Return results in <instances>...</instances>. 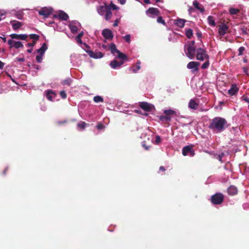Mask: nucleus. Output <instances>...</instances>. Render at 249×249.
Returning <instances> with one entry per match:
<instances>
[{
    "label": "nucleus",
    "instance_id": "obj_1",
    "mask_svg": "<svg viewBox=\"0 0 249 249\" xmlns=\"http://www.w3.org/2000/svg\"><path fill=\"white\" fill-rule=\"evenodd\" d=\"M228 126V122L225 118L216 117L211 120L209 128L214 132L220 133Z\"/></svg>",
    "mask_w": 249,
    "mask_h": 249
},
{
    "label": "nucleus",
    "instance_id": "obj_2",
    "mask_svg": "<svg viewBox=\"0 0 249 249\" xmlns=\"http://www.w3.org/2000/svg\"><path fill=\"white\" fill-rule=\"evenodd\" d=\"M109 50L111 53L113 54L114 55H115V53L118 54L116 56V58H118L122 60L120 61H118V65L119 67H120L122 65L124 64V60H127L128 59L127 56L124 53H121L117 49L116 46L115 44L111 43L110 44Z\"/></svg>",
    "mask_w": 249,
    "mask_h": 249
},
{
    "label": "nucleus",
    "instance_id": "obj_3",
    "mask_svg": "<svg viewBox=\"0 0 249 249\" xmlns=\"http://www.w3.org/2000/svg\"><path fill=\"white\" fill-rule=\"evenodd\" d=\"M97 10L99 15L105 16L106 20H109L112 17V12L108 5L105 3L103 5H100L97 8Z\"/></svg>",
    "mask_w": 249,
    "mask_h": 249
},
{
    "label": "nucleus",
    "instance_id": "obj_4",
    "mask_svg": "<svg viewBox=\"0 0 249 249\" xmlns=\"http://www.w3.org/2000/svg\"><path fill=\"white\" fill-rule=\"evenodd\" d=\"M197 60L200 61H204L209 59V55L206 53V51L201 48L196 49V54Z\"/></svg>",
    "mask_w": 249,
    "mask_h": 249
},
{
    "label": "nucleus",
    "instance_id": "obj_5",
    "mask_svg": "<svg viewBox=\"0 0 249 249\" xmlns=\"http://www.w3.org/2000/svg\"><path fill=\"white\" fill-rule=\"evenodd\" d=\"M224 201V195L222 193H217L212 196L211 202L214 205H219Z\"/></svg>",
    "mask_w": 249,
    "mask_h": 249
},
{
    "label": "nucleus",
    "instance_id": "obj_6",
    "mask_svg": "<svg viewBox=\"0 0 249 249\" xmlns=\"http://www.w3.org/2000/svg\"><path fill=\"white\" fill-rule=\"evenodd\" d=\"M165 115H161L160 117V120L162 122H170L172 118V116L175 114V111L172 109L165 110L164 111Z\"/></svg>",
    "mask_w": 249,
    "mask_h": 249
},
{
    "label": "nucleus",
    "instance_id": "obj_7",
    "mask_svg": "<svg viewBox=\"0 0 249 249\" xmlns=\"http://www.w3.org/2000/svg\"><path fill=\"white\" fill-rule=\"evenodd\" d=\"M184 49L187 50L186 52L187 56L191 59L194 58L196 53V49L195 47H192L190 45H185Z\"/></svg>",
    "mask_w": 249,
    "mask_h": 249
},
{
    "label": "nucleus",
    "instance_id": "obj_8",
    "mask_svg": "<svg viewBox=\"0 0 249 249\" xmlns=\"http://www.w3.org/2000/svg\"><path fill=\"white\" fill-rule=\"evenodd\" d=\"M139 106L142 109L146 112L151 111L154 107L152 105L146 102H140Z\"/></svg>",
    "mask_w": 249,
    "mask_h": 249
},
{
    "label": "nucleus",
    "instance_id": "obj_9",
    "mask_svg": "<svg viewBox=\"0 0 249 249\" xmlns=\"http://www.w3.org/2000/svg\"><path fill=\"white\" fill-rule=\"evenodd\" d=\"M8 45L10 46V48H15V49H18L23 48V45L20 41H16L12 39H9L7 41Z\"/></svg>",
    "mask_w": 249,
    "mask_h": 249
},
{
    "label": "nucleus",
    "instance_id": "obj_10",
    "mask_svg": "<svg viewBox=\"0 0 249 249\" xmlns=\"http://www.w3.org/2000/svg\"><path fill=\"white\" fill-rule=\"evenodd\" d=\"M200 65V63L195 61H191L188 63L187 68L188 69H192V71L194 72L198 71V66Z\"/></svg>",
    "mask_w": 249,
    "mask_h": 249
},
{
    "label": "nucleus",
    "instance_id": "obj_11",
    "mask_svg": "<svg viewBox=\"0 0 249 249\" xmlns=\"http://www.w3.org/2000/svg\"><path fill=\"white\" fill-rule=\"evenodd\" d=\"M52 9L47 7L42 8L39 11L38 14L40 15L44 16L45 18H48L52 14Z\"/></svg>",
    "mask_w": 249,
    "mask_h": 249
},
{
    "label": "nucleus",
    "instance_id": "obj_12",
    "mask_svg": "<svg viewBox=\"0 0 249 249\" xmlns=\"http://www.w3.org/2000/svg\"><path fill=\"white\" fill-rule=\"evenodd\" d=\"M182 153L183 156L190 154V156L193 157L195 155V152L193 149L192 146L190 145H187L184 147Z\"/></svg>",
    "mask_w": 249,
    "mask_h": 249
},
{
    "label": "nucleus",
    "instance_id": "obj_13",
    "mask_svg": "<svg viewBox=\"0 0 249 249\" xmlns=\"http://www.w3.org/2000/svg\"><path fill=\"white\" fill-rule=\"evenodd\" d=\"M102 36L107 40H111L113 38L112 32L108 29H105L102 31Z\"/></svg>",
    "mask_w": 249,
    "mask_h": 249
},
{
    "label": "nucleus",
    "instance_id": "obj_14",
    "mask_svg": "<svg viewBox=\"0 0 249 249\" xmlns=\"http://www.w3.org/2000/svg\"><path fill=\"white\" fill-rule=\"evenodd\" d=\"M86 52L88 53L90 57L93 58H101L104 56V54L100 52H94L89 50H86Z\"/></svg>",
    "mask_w": 249,
    "mask_h": 249
},
{
    "label": "nucleus",
    "instance_id": "obj_15",
    "mask_svg": "<svg viewBox=\"0 0 249 249\" xmlns=\"http://www.w3.org/2000/svg\"><path fill=\"white\" fill-rule=\"evenodd\" d=\"M239 91V88L236 84H232L231 88L228 90V94L231 96L236 95Z\"/></svg>",
    "mask_w": 249,
    "mask_h": 249
},
{
    "label": "nucleus",
    "instance_id": "obj_16",
    "mask_svg": "<svg viewBox=\"0 0 249 249\" xmlns=\"http://www.w3.org/2000/svg\"><path fill=\"white\" fill-rule=\"evenodd\" d=\"M146 14L148 16H151L152 15L158 16L160 15V13L157 8L151 7L146 10Z\"/></svg>",
    "mask_w": 249,
    "mask_h": 249
},
{
    "label": "nucleus",
    "instance_id": "obj_17",
    "mask_svg": "<svg viewBox=\"0 0 249 249\" xmlns=\"http://www.w3.org/2000/svg\"><path fill=\"white\" fill-rule=\"evenodd\" d=\"M10 36L12 39H20L22 40H26L28 37V35L26 34H13L10 35Z\"/></svg>",
    "mask_w": 249,
    "mask_h": 249
},
{
    "label": "nucleus",
    "instance_id": "obj_18",
    "mask_svg": "<svg viewBox=\"0 0 249 249\" xmlns=\"http://www.w3.org/2000/svg\"><path fill=\"white\" fill-rule=\"evenodd\" d=\"M10 24L12 25L14 30L16 31L19 29L23 25V23L18 21L14 20L10 21Z\"/></svg>",
    "mask_w": 249,
    "mask_h": 249
},
{
    "label": "nucleus",
    "instance_id": "obj_19",
    "mask_svg": "<svg viewBox=\"0 0 249 249\" xmlns=\"http://www.w3.org/2000/svg\"><path fill=\"white\" fill-rule=\"evenodd\" d=\"M228 28V27L226 24L219 25L218 30L219 35L224 36L227 33Z\"/></svg>",
    "mask_w": 249,
    "mask_h": 249
},
{
    "label": "nucleus",
    "instance_id": "obj_20",
    "mask_svg": "<svg viewBox=\"0 0 249 249\" xmlns=\"http://www.w3.org/2000/svg\"><path fill=\"white\" fill-rule=\"evenodd\" d=\"M228 194L230 196H234L238 193L237 188L234 185H231L227 189Z\"/></svg>",
    "mask_w": 249,
    "mask_h": 249
},
{
    "label": "nucleus",
    "instance_id": "obj_21",
    "mask_svg": "<svg viewBox=\"0 0 249 249\" xmlns=\"http://www.w3.org/2000/svg\"><path fill=\"white\" fill-rule=\"evenodd\" d=\"M186 20L183 19H177L174 21L175 24H176L177 26L180 28H182L184 27L185 22Z\"/></svg>",
    "mask_w": 249,
    "mask_h": 249
},
{
    "label": "nucleus",
    "instance_id": "obj_22",
    "mask_svg": "<svg viewBox=\"0 0 249 249\" xmlns=\"http://www.w3.org/2000/svg\"><path fill=\"white\" fill-rule=\"evenodd\" d=\"M198 107V105L195 100L191 99L189 103V107L193 109H196Z\"/></svg>",
    "mask_w": 249,
    "mask_h": 249
},
{
    "label": "nucleus",
    "instance_id": "obj_23",
    "mask_svg": "<svg viewBox=\"0 0 249 249\" xmlns=\"http://www.w3.org/2000/svg\"><path fill=\"white\" fill-rule=\"evenodd\" d=\"M55 95L56 94L52 90H48L47 91L46 97L49 100L52 101Z\"/></svg>",
    "mask_w": 249,
    "mask_h": 249
},
{
    "label": "nucleus",
    "instance_id": "obj_24",
    "mask_svg": "<svg viewBox=\"0 0 249 249\" xmlns=\"http://www.w3.org/2000/svg\"><path fill=\"white\" fill-rule=\"evenodd\" d=\"M47 48L46 44L44 43L42 44V46L37 50V52L39 54L44 55Z\"/></svg>",
    "mask_w": 249,
    "mask_h": 249
},
{
    "label": "nucleus",
    "instance_id": "obj_25",
    "mask_svg": "<svg viewBox=\"0 0 249 249\" xmlns=\"http://www.w3.org/2000/svg\"><path fill=\"white\" fill-rule=\"evenodd\" d=\"M59 18L63 20H67L69 18V16L64 12L61 11L58 15Z\"/></svg>",
    "mask_w": 249,
    "mask_h": 249
},
{
    "label": "nucleus",
    "instance_id": "obj_26",
    "mask_svg": "<svg viewBox=\"0 0 249 249\" xmlns=\"http://www.w3.org/2000/svg\"><path fill=\"white\" fill-rule=\"evenodd\" d=\"M194 7L200 11V12L202 13L204 11V8L203 6L199 3L197 1H194L193 2Z\"/></svg>",
    "mask_w": 249,
    "mask_h": 249
},
{
    "label": "nucleus",
    "instance_id": "obj_27",
    "mask_svg": "<svg viewBox=\"0 0 249 249\" xmlns=\"http://www.w3.org/2000/svg\"><path fill=\"white\" fill-rule=\"evenodd\" d=\"M208 22L210 25L214 27L216 25L214 18L212 16H209L207 18Z\"/></svg>",
    "mask_w": 249,
    "mask_h": 249
},
{
    "label": "nucleus",
    "instance_id": "obj_28",
    "mask_svg": "<svg viewBox=\"0 0 249 249\" xmlns=\"http://www.w3.org/2000/svg\"><path fill=\"white\" fill-rule=\"evenodd\" d=\"M69 28L72 33H75L78 31L77 26L73 23H70L69 24Z\"/></svg>",
    "mask_w": 249,
    "mask_h": 249
},
{
    "label": "nucleus",
    "instance_id": "obj_29",
    "mask_svg": "<svg viewBox=\"0 0 249 249\" xmlns=\"http://www.w3.org/2000/svg\"><path fill=\"white\" fill-rule=\"evenodd\" d=\"M118 64L119 63L118 61L116 60H113L110 62V66L113 69H116L119 67Z\"/></svg>",
    "mask_w": 249,
    "mask_h": 249
},
{
    "label": "nucleus",
    "instance_id": "obj_30",
    "mask_svg": "<svg viewBox=\"0 0 249 249\" xmlns=\"http://www.w3.org/2000/svg\"><path fill=\"white\" fill-rule=\"evenodd\" d=\"M193 30L191 29H188L186 30L185 32V35L188 38L190 39L193 36Z\"/></svg>",
    "mask_w": 249,
    "mask_h": 249
},
{
    "label": "nucleus",
    "instance_id": "obj_31",
    "mask_svg": "<svg viewBox=\"0 0 249 249\" xmlns=\"http://www.w3.org/2000/svg\"><path fill=\"white\" fill-rule=\"evenodd\" d=\"M239 9L237 8H230L229 9V12L231 15H236L239 12Z\"/></svg>",
    "mask_w": 249,
    "mask_h": 249
},
{
    "label": "nucleus",
    "instance_id": "obj_32",
    "mask_svg": "<svg viewBox=\"0 0 249 249\" xmlns=\"http://www.w3.org/2000/svg\"><path fill=\"white\" fill-rule=\"evenodd\" d=\"M93 101L95 103L103 102L104 101V99L100 96H96L93 98Z\"/></svg>",
    "mask_w": 249,
    "mask_h": 249
},
{
    "label": "nucleus",
    "instance_id": "obj_33",
    "mask_svg": "<svg viewBox=\"0 0 249 249\" xmlns=\"http://www.w3.org/2000/svg\"><path fill=\"white\" fill-rule=\"evenodd\" d=\"M29 37L31 39H33L35 40L36 42L39 39V36L36 34H30Z\"/></svg>",
    "mask_w": 249,
    "mask_h": 249
},
{
    "label": "nucleus",
    "instance_id": "obj_34",
    "mask_svg": "<svg viewBox=\"0 0 249 249\" xmlns=\"http://www.w3.org/2000/svg\"><path fill=\"white\" fill-rule=\"evenodd\" d=\"M83 36V32H81V33H79L77 35V36L76 37V39H77V41L78 43H80V44L82 43L81 38Z\"/></svg>",
    "mask_w": 249,
    "mask_h": 249
},
{
    "label": "nucleus",
    "instance_id": "obj_35",
    "mask_svg": "<svg viewBox=\"0 0 249 249\" xmlns=\"http://www.w3.org/2000/svg\"><path fill=\"white\" fill-rule=\"evenodd\" d=\"M71 79L70 78H68V79L63 80L62 84L64 85L70 86V85L71 84Z\"/></svg>",
    "mask_w": 249,
    "mask_h": 249
},
{
    "label": "nucleus",
    "instance_id": "obj_36",
    "mask_svg": "<svg viewBox=\"0 0 249 249\" xmlns=\"http://www.w3.org/2000/svg\"><path fill=\"white\" fill-rule=\"evenodd\" d=\"M86 125V124L84 122H80L77 124L78 127L82 129H84L85 128Z\"/></svg>",
    "mask_w": 249,
    "mask_h": 249
},
{
    "label": "nucleus",
    "instance_id": "obj_37",
    "mask_svg": "<svg viewBox=\"0 0 249 249\" xmlns=\"http://www.w3.org/2000/svg\"><path fill=\"white\" fill-rule=\"evenodd\" d=\"M206 60H207V61H205L201 66V68L202 69H205L207 68L209 66L210 63H209V60H208V59H206Z\"/></svg>",
    "mask_w": 249,
    "mask_h": 249
},
{
    "label": "nucleus",
    "instance_id": "obj_38",
    "mask_svg": "<svg viewBox=\"0 0 249 249\" xmlns=\"http://www.w3.org/2000/svg\"><path fill=\"white\" fill-rule=\"evenodd\" d=\"M109 7L110 8V11L111 9L112 10H117L119 9V7L117 6L115 4H113L112 2H111L109 5Z\"/></svg>",
    "mask_w": 249,
    "mask_h": 249
},
{
    "label": "nucleus",
    "instance_id": "obj_39",
    "mask_svg": "<svg viewBox=\"0 0 249 249\" xmlns=\"http://www.w3.org/2000/svg\"><path fill=\"white\" fill-rule=\"evenodd\" d=\"M161 142V138L160 136L157 135L155 137V143L156 144H159Z\"/></svg>",
    "mask_w": 249,
    "mask_h": 249
},
{
    "label": "nucleus",
    "instance_id": "obj_40",
    "mask_svg": "<svg viewBox=\"0 0 249 249\" xmlns=\"http://www.w3.org/2000/svg\"><path fill=\"white\" fill-rule=\"evenodd\" d=\"M157 22L160 23H161L163 25H165L166 23L165 21L161 17H159L157 18Z\"/></svg>",
    "mask_w": 249,
    "mask_h": 249
},
{
    "label": "nucleus",
    "instance_id": "obj_41",
    "mask_svg": "<svg viewBox=\"0 0 249 249\" xmlns=\"http://www.w3.org/2000/svg\"><path fill=\"white\" fill-rule=\"evenodd\" d=\"M130 37H131V36L130 35H126V36L123 37V38L125 40V41L126 42H127V43H130Z\"/></svg>",
    "mask_w": 249,
    "mask_h": 249
},
{
    "label": "nucleus",
    "instance_id": "obj_42",
    "mask_svg": "<svg viewBox=\"0 0 249 249\" xmlns=\"http://www.w3.org/2000/svg\"><path fill=\"white\" fill-rule=\"evenodd\" d=\"M245 50V47H240L238 49V52H239L238 55L239 56L242 55L243 54V52H244Z\"/></svg>",
    "mask_w": 249,
    "mask_h": 249
},
{
    "label": "nucleus",
    "instance_id": "obj_43",
    "mask_svg": "<svg viewBox=\"0 0 249 249\" xmlns=\"http://www.w3.org/2000/svg\"><path fill=\"white\" fill-rule=\"evenodd\" d=\"M43 55L39 54L36 56V60L37 62L41 63L42 61V57Z\"/></svg>",
    "mask_w": 249,
    "mask_h": 249
},
{
    "label": "nucleus",
    "instance_id": "obj_44",
    "mask_svg": "<svg viewBox=\"0 0 249 249\" xmlns=\"http://www.w3.org/2000/svg\"><path fill=\"white\" fill-rule=\"evenodd\" d=\"M67 122H68L67 120H64V121H57V122L56 123V124L57 125H63V124H66Z\"/></svg>",
    "mask_w": 249,
    "mask_h": 249
},
{
    "label": "nucleus",
    "instance_id": "obj_45",
    "mask_svg": "<svg viewBox=\"0 0 249 249\" xmlns=\"http://www.w3.org/2000/svg\"><path fill=\"white\" fill-rule=\"evenodd\" d=\"M60 95L63 99H65L67 97V94L64 90L61 91Z\"/></svg>",
    "mask_w": 249,
    "mask_h": 249
},
{
    "label": "nucleus",
    "instance_id": "obj_46",
    "mask_svg": "<svg viewBox=\"0 0 249 249\" xmlns=\"http://www.w3.org/2000/svg\"><path fill=\"white\" fill-rule=\"evenodd\" d=\"M36 44V42L35 40H33L32 43H28L27 44V46L28 47H34L35 44Z\"/></svg>",
    "mask_w": 249,
    "mask_h": 249
},
{
    "label": "nucleus",
    "instance_id": "obj_47",
    "mask_svg": "<svg viewBox=\"0 0 249 249\" xmlns=\"http://www.w3.org/2000/svg\"><path fill=\"white\" fill-rule=\"evenodd\" d=\"M241 99L242 100L245 101L246 102L249 103V97H248L245 95H243L242 96Z\"/></svg>",
    "mask_w": 249,
    "mask_h": 249
},
{
    "label": "nucleus",
    "instance_id": "obj_48",
    "mask_svg": "<svg viewBox=\"0 0 249 249\" xmlns=\"http://www.w3.org/2000/svg\"><path fill=\"white\" fill-rule=\"evenodd\" d=\"M142 146L146 150H148L150 146H147L145 143V142H143L142 144Z\"/></svg>",
    "mask_w": 249,
    "mask_h": 249
},
{
    "label": "nucleus",
    "instance_id": "obj_49",
    "mask_svg": "<svg viewBox=\"0 0 249 249\" xmlns=\"http://www.w3.org/2000/svg\"><path fill=\"white\" fill-rule=\"evenodd\" d=\"M119 22V19H116L115 21H114V23H113V26L114 27H116L118 26V23Z\"/></svg>",
    "mask_w": 249,
    "mask_h": 249
},
{
    "label": "nucleus",
    "instance_id": "obj_50",
    "mask_svg": "<svg viewBox=\"0 0 249 249\" xmlns=\"http://www.w3.org/2000/svg\"><path fill=\"white\" fill-rule=\"evenodd\" d=\"M241 30L243 34L246 35L248 34L247 30L246 28H242Z\"/></svg>",
    "mask_w": 249,
    "mask_h": 249
},
{
    "label": "nucleus",
    "instance_id": "obj_51",
    "mask_svg": "<svg viewBox=\"0 0 249 249\" xmlns=\"http://www.w3.org/2000/svg\"><path fill=\"white\" fill-rule=\"evenodd\" d=\"M195 43V41H192L190 42L188 44H186V45H190L192 47H195V46H194Z\"/></svg>",
    "mask_w": 249,
    "mask_h": 249
},
{
    "label": "nucleus",
    "instance_id": "obj_52",
    "mask_svg": "<svg viewBox=\"0 0 249 249\" xmlns=\"http://www.w3.org/2000/svg\"><path fill=\"white\" fill-rule=\"evenodd\" d=\"M223 156H224V154L223 153H221V154L219 155L218 156V158L217 159L219 160V161H222V158L223 157Z\"/></svg>",
    "mask_w": 249,
    "mask_h": 249
},
{
    "label": "nucleus",
    "instance_id": "obj_53",
    "mask_svg": "<svg viewBox=\"0 0 249 249\" xmlns=\"http://www.w3.org/2000/svg\"><path fill=\"white\" fill-rule=\"evenodd\" d=\"M141 67L140 65H137L136 69H133V71L134 72H137V71L140 69Z\"/></svg>",
    "mask_w": 249,
    "mask_h": 249
},
{
    "label": "nucleus",
    "instance_id": "obj_54",
    "mask_svg": "<svg viewBox=\"0 0 249 249\" xmlns=\"http://www.w3.org/2000/svg\"><path fill=\"white\" fill-rule=\"evenodd\" d=\"M16 60H17V61H19V62H24V58H17Z\"/></svg>",
    "mask_w": 249,
    "mask_h": 249
},
{
    "label": "nucleus",
    "instance_id": "obj_55",
    "mask_svg": "<svg viewBox=\"0 0 249 249\" xmlns=\"http://www.w3.org/2000/svg\"><path fill=\"white\" fill-rule=\"evenodd\" d=\"M4 63H3L2 62H1L0 60V69L1 70L3 69V67H4Z\"/></svg>",
    "mask_w": 249,
    "mask_h": 249
},
{
    "label": "nucleus",
    "instance_id": "obj_56",
    "mask_svg": "<svg viewBox=\"0 0 249 249\" xmlns=\"http://www.w3.org/2000/svg\"><path fill=\"white\" fill-rule=\"evenodd\" d=\"M159 170L160 171L164 172L165 171V169L164 167L161 166L159 168Z\"/></svg>",
    "mask_w": 249,
    "mask_h": 249
},
{
    "label": "nucleus",
    "instance_id": "obj_57",
    "mask_svg": "<svg viewBox=\"0 0 249 249\" xmlns=\"http://www.w3.org/2000/svg\"><path fill=\"white\" fill-rule=\"evenodd\" d=\"M8 167H6L5 168V169L3 170V172H2V174L3 175H6L7 172L8 171Z\"/></svg>",
    "mask_w": 249,
    "mask_h": 249
},
{
    "label": "nucleus",
    "instance_id": "obj_58",
    "mask_svg": "<svg viewBox=\"0 0 249 249\" xmlns=\"http://www.w3.org/2000/svg\"><path fill=\"white\" fill-rule=\"evenodd\" d=\"M97 127L99 129H100L102 128L103 125H102V124H99L97 125Z\"/></svg>",
    "mask_w": 249,
    "mask_h": 249
},
{
    "label": "nucleus",
    "instance_id": "obj_59",
    "mask_svg": "<svg viewBox=\"0 0 249 249\" xmlns=\"http://www.w3.org/2000/svg\"><path fill=\"white\" fill-rule=\"evenodd\" d=\"M0 37L2 39V40L4 42H5L6 41V38L5 37H2L0 36Z\"/></svg>",
    "mask_w": 249,
    "mask_h": 249
},
{
    "label": "nucleus",
    "instance_id": "obj_60",
    "mask_svg": "<svg viewBox=\"0 0 249 249\" xmlns=\"http://www.w3.org/2000/svg\"><path fill=\"white\" fill-rule=\"evenodd\" d=\"M196 35H197V36L198 37H201V36H202V34H201V33L200 32H197V33H196Z\"/></svg>",
    "mask_w": 249,
    "mask_h": 249
},
{
    "label": "nucleus",
    "instance_id": "obj_61",
    "mask_svg": "<svg viewBox=\"0 0 249 249\" xmlns=\"http://www.w3.org/2000/svg\"><path fill=\"white\" fill-rule=\"evenodd\" d=\"M33 51V49H28L27 52L29 53H31Z\"/></svg>",
    "mask_w": 249,
    "mask_h": 249
},
{
    "label": "nucleus",
    "instance_id": "obj_62",
    "mask_svg": "<svg viewBox=\"0 0 249 249\" xmlns=\"http://www.w3.org/2000/svg\"><path fill=\"white\" fill-rule=\"evenodd\" d=\"M121 4H124L125 1H120Z\"/></svg>",
    "mask_w": 249,
    "mask_h": 249
},
{
    "label": "nucleus",
    "instance_id": "obj_63",
    "mask_svg": "<svg viewBox=\"0 0 249 249\" xmlns=\"http://www.w3.org/2000/svg\"><path fill=\"white\" fill-rule=\"evenodd\" d=\"M102 47L104 49H106L107 48V46L106 45H102Z\"/></svg>",
    "mask_w": 249,
    "mask_h": 249
},
{
    "label": "nucleus",
    "instance_id": "obj_64",
    "mask_svg": "<svg viewBox=\"0 0 249 249\" xmlns=\"http://www.w3.org/2000/svg\"><path fill=\"white\" fill-rule=\"evenodd\" d=\"M85 45L86 46V47L87 49L90 48V47L89 45H87L86 44H85Z\"/></svg>",
    "mask_w": 249,
    "mask_h": 249
}]
</instances>
